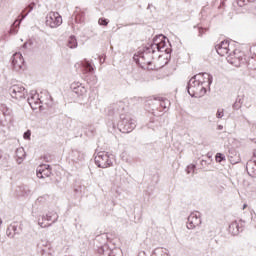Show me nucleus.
<instances>
[{
	"instance_id": "393cba45",
	"label": "nucleus",
	"mask_w": 256,
	"mask_h": 256,
	"mask_svg": "<svg viewBox=\"0 0 256 256\" xmlns=\"http://www.w3.org/2000/svg\"><path fill=\"white\" fill-rule=\"evenodd\" d=\"M207 29H203V28H201L200 30H199V33H200V35H203V33H207Z\"/></svg>"
},
{
	"instance_id": "1a4fd4ad",
	"label": "nucleus",
	"mask_w": 256,
	"mask_h": 256,
	"mask_svg": "<svg viewBox=\"0 0 256 256\" xmlns=\"http://www.w3.org/2000/svg\"><path fill=\"white\" fill-rule=\"evenodd\" d=\"M245 225V221L243 220H238V221H233L230 225H229V233H231V235H239V231H241V229H243Z\"/></svg>"
},
{
	"instance_id": "7ed1b4c3",
	"label": "nucleus",
	"mask_w": 256,
	"mask_h": 256,
	"mask_svg": "<svg viewBox=\"0 0 256 256\" xmlns=\"http://www.w3.org/2000/svg\"><path fill=\"white\" fill-rule=\"evenodd\" d=\"M63 24V18L59 12H49L46 16V25L51 29H56Z\"/></svg>"
},
{
	"instance_id": "39448f33",
	"label": "nucleus",
	"mask_w": 256,
	"mask_h": 256,
	"mask_svg": "<svg viewBox=\"0 0 256 256\" xmlns=\"http://www.w3.org/2000/svg\"><path fill=\"white\" fill-rule=\"evenodd\" d=\"M95 163L98 165V167L102 169H107V167H111L113 165V162L109 158V154L106 152H100L96 157H95Z\"/></svg>"
},
{
	"instance_id": "6ab92c4d",
	"label": "nucleus",
	"mask_w": 256,
	"mask_h": 256,
	"mask_svg": "<svg viewBox=\"0 0 256 256\" xmlns=\"http://www.w3.org/2000/svg\"><path fill=\"white\" fill-rule=\"evenodd\" d=\"M24 139L26 140H30L31 139V130H27L24 135H23Z\"/></svg>"
},
{
	"instance_id": "f8f14e48",
	"label": "nucleus",
	"mask_w": 256,
	"mask_h": 256,
	"mask_svg": "<svg viewBox=\"0 0 256 256\" xmlns=\"http://www.w3.org/2000/svg\"><path fill=\"white\" fill-rule=\"evenodd\" d=\"M82 67L84 69V73H93L94 71L93 65L88 60L82 61Z\"/></svg>"
},
{
	"instance_id": "f03ea898",
	"label": "nucleus",
	"mask_w": 256,
	"mask_h": 256,
	"mask_svg": "<svg viewBox=\"0 0 256 256\" xmlns=\"http://www.w3.org/2000/svg\"><path fill=\"white\" fill-rule=\"evenodd\" d=\"M137 61L142 69H147L148 71H153V69L157 67V63L154 61L153 52L151 51L142 53Z\"/></svg>"
},
{
	"instance_id": "f257e3e1",
	"label": "nucleus",
	"mask_w": 256,
	"mask_h": 256,
	"mask_svg": "<svg viewBox=\"0 0 256 256\" xmlns=\"http://www.w3.org/2000/svg\"><path fill=\"white\" fill-rule=\"evenodd\" d=\"M205 83H209L208 74H197L188 82V93L191 97H203L207 93Z\"/></svg>"
},
{
	"instance_id": "ddd939ff",
	"label": "nucleus",
	"mask_w": 256,
	"mask_h": 256,
	"mask_svg": "<svg viewBox=\"0 0 256 256\" xmlns=\"http://www.w3.org/2000/svg\"><path fill=\"white\" fill-rule=\"evenodd\" d=\"M67 45L70 49H75V47H77V38H75L74 36H70L68 38Z\"/></svg>"
},
{
	"instance_id": "0eeeda50",
	"label": "nucleus",
	"mask_w": 256,
	"mask_h": 256,
	"mask_svg": "<svg viewBox=\"0 0 256 256\" xmlns=\"http://www.w3.org/2000/svg\"><path fill=\"white\" fill-rule=\"evenodd\" d=\"M12 65L15 71H20L25 67V59H23V55L21 53H15L12 58Z\"/></svg>"
},
{
	"instance_id": "aec40b11",
	"label": "nucleus",
	"mask_w": 256,
	"mask_h": 256,
	"mask_svg": "<svg viewBox=\"0 0 256 256\" xmlns=\"http://www.w3.org/2000/svg\"><path fill=\"white\" fill-rule=\"evenodd\" d=\"M216 117H218V119H221V117H223V110H218Z\"/></svg>"
},
{
	"instance_id": "423d86ee",
	"label": "nucleus",
	"mask_w": 256,
	"mask_h": 256,
	"mask_svg": "<svg viewBox=\"0 0 256 256\" xmlns=\"http://www.w3.org/2000/svg\"><path fill=\"white\" fill-rule=\"evenodd\" d=\"M227 61L230 65L239 67V65H241V61H243V53L239 50H234L233 53H230L227 56Z\"/></svg>"
},
{
	"instance_id": "5701e85b",
	"label": "nucleus",
	"mask_w": 256,
	"mask_h": 256,
	"mask_svg": "<svg viewBox=\"0 0 256 256\" xmlns=\"http://www.w3.org/2000/svg\"><path fill=\"white\" fill-rule=\"evenodd\" d=\"M3 111H5V112H3L4 116L9 115V109H7V107H3Z\"/></svg>"
},
{
	"instance_id": "9d476101",
	"label": "nucleus",
	"mask_w": 256,
	"mask_h": 256,
	"mask_svg": "<svg viewBox=\"0 0 256 256\" xmlns=\"http://www.w3.org/2000/svg\"><path fill=\"white\" fill-rule=\"evenodd\" d=\"M216 51L221 57H227V55H229V51H231L229 48V41H222L216 48Z\"/></svg>"
},
{
	"instance_id": "2eb2a0df",
	"label": "nucleus",
	"mask_w": 256,
	"mask_h": 256,
	"mask_svg": "<svg viewBox=\"0 0 256 256\" xmlns=\"http://www.w3.org/2000/svg\"><path fill=\"white\" fill-rule=\"evenodd\" d=\"M74 92L76 93V95H85L87 93V88H85V86L80 85L74 88Z\"/></svg>"
},
{
	"instance_id": "412c9836",
	"label": "nucleus",
	"mask_w": 256,
	"mask_h": 256,
	"mask_svg": "<svg viewBox=\"0 0 256 256\" xmlns=\"http://www.w3.org/2000/svg\"><path fill=\"white\" fill-rule=\"evenodd\" d=\"M158 49H163L165 47V42L161 41L160 43L157 44Z\"/></svg>"
},
{
	"instance_id": "20e7f679",
	"label": "nucleus",
	"mask_w": 256,
	"mask_h": 256,
	"mask_svg": "<svg viewBox=\"0 0 256 256\" xmlns=\"http://www.w3.org/2000/svg\"><path fill=\"white\" fill-rule=\"evenodd\" d=\"M8 91L12 99H25V95H27V90L21 84L12 85Z\"/></svg>"
},
{
	"instance_id": "cd10ccee",
	"label": "nucleus",
	"mask_w": 256,
	"mask_h": 256,
	"mask_svg": "<svg viewBox=\"0 0 256 256\" xmlns=\"http://www.w3.org/2000/svg\"><path fill=\"white\" fill-rule=\"evenodd\" d=\"M219 129H223V126H219Z\"/></svg>"
},
{
	"instance_id": "dca6fc26",
	"label": "nucleus",
	"mask_w": 256,
	"mask_h": 256,
	"mask_svg": "<svg viewBox=\"0 0 256 256\" xmlns=\"http://www.w3.org/2000/svg\"><path fill=\"white\" fill-rule=\"evenodd\" d=\"M215 160L217 163H221V161H225V155L222 153H217L215 156Z\"/></svg>"
},
{
	"instance_id": "c85d7f7f",
	"label": "nucleus",
	"mask_w": 256,
	"mask_h": 256,
	"mask_svg": "<svg viewBox=\"0 0 256 256\" xmlns=\"http://www.w3.org/2000/svg\"><path fill=\"white\" fill-rule=\"evenodd\" d=\"M249 1H255V0H249Z\"/></svg>"
},
{
	"instance_id": "4468645a",
	"label": "nucleus",
	"mask_w": 256,
	"mask_h": 256,
	"mask_svg": "<svg viewBox=\"0 0 256 256\" xmlns=\"http://www.w3.org/2000/svg\"><path fill=\"white\" fill-rule=\"evenodd\" d=\"M38 225H40V227L42 228L51 227V222H48L47 218H45V216H42L38 221Z\"/></svg>"
},
{
	"instance_id": "b1692460",
	"label": "nucleus",
	"mask_w": 256,
	"mask_h": 256,
	"mask_svg": "<svg viewBox=\"0 0 256 256\" xmlns=\"http://www.w3.org/2000/svg\"><path fill=\"white\" fill-rule=\"evenodd\" d=\"M28 103L32 109H35V107L33 106V98L28 99Z\"/></svg>"
},
{
	"instance_id": "f3484780",
	"label": "nucleus",
	"mask_w": 256,
	"mask_h": 256,
	"mask_svg": "<svg viewBox=\"0 0 256 256\" xmlns=\"http://www.w3.org/2000/svg\"><path fill=\"white\" fill-rule=\"evenodd\" d=\"M99 25H102L103 27H107L109 25V20L105 18H99L98 20Z\"/></svg>"
},
{
	"instance_id": "a878e982",
	"label": "nucleus",
	"mask_w": 256,
	"mask_h": 256,
	"mask_svg": "<svg viewBox=\"0 0 256 256\" xmlns=\"http://www.w3.org/2000/svg\"><path fill=\"white\" fill-rule=\"evenodd\" d=\"M35 4H30L28 7H29V11H31V10H33V6H34Z\"/></svg>"
},
{
	"instance_id": "9b49d317",
	"label": "nucleus",
	"mask_w": 256,
	"mask_h": 256,
	"mask_svg": "<svg viewBox=\"0 0 256 256\" xmlns=\"http://www.w3.org/2000/svg\"><path fill=\"white\" fill-rule=\"evenodd\" d=\"M199 225H201V218L197 217V214H191L188 217L187 227L189 229H195V227H199Z\"/></svg>"
},
{
	"instance_id": "6e6552de",
	"label": "nucleus",
	"mask_w": 256,
	"mask_h": 256,
	"mask_svg": "<svg viewBox=\"0 0 256 256\" xmlns=\"http://www.w3.org/2000/svg\"><path fill=\"white\" fill-rule=\"evenodd\" d=\"M37 178L45 179L46 177H51V167L47 164H42L37 168Z\"/></svg>"
},
{
	"instance_id": "a211bd4d",
	"label": "nucleus",
	"mask_w": 256,
	"mask_h": 256,
	"mask_svg": "<svg viewBox=\"0 0 256 256\" xmlns=\"http://www.w3.org/2000/svg\"><path fill=\"white\" fill-rule=\"evenodd\" d=\"M48 223H55V220H53V214L49 213L44 216Z\"/></svg>"
},
{
	"instance_id": "bb28decb",
	"label": "nucleus",
	"mask_w": 256,
	"mask_h": 256,
	"mask_svg": "<svg viewBox=\"0 0 256 256\" xmlns=\"http://www.w3.org/2000/svg\"><path fill=\"white\" fill-rule=\"evenodd\" d=\"M247 207H248V205L244 204L242 209L245 210V209H247Z\"/></svg>"
},
{
	"instance_id": "4be33fe9",
	"label": "nucleus",
	"mask_w": 256,
	"mask_h": 256,
	"mask_svg": "<svg viewBox=\"0 0 256 256\" xmlns=\"http://www.w3.org/2000/svg\"><path fill=\"white\" fill-rule=\"evenodd\" d=\"M237 3L239 5V7H243L245 5V0H243V1L237 0Z\"/></svg>"
}]
</instances>
